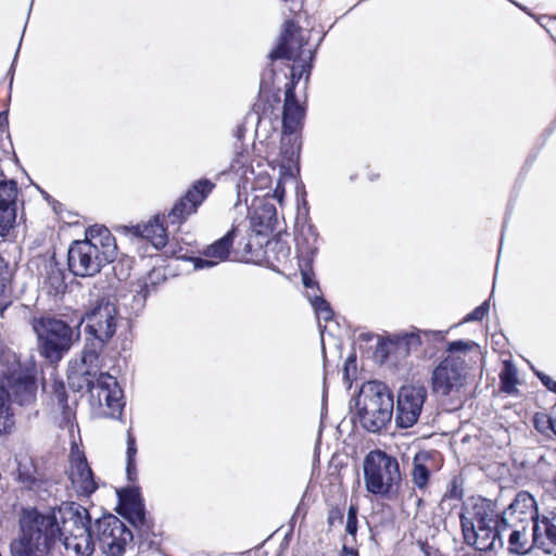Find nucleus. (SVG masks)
Returning a JSON list of instances; mask_svg holds the SVG:
<instances>
[{"label": "nucleus", "mask_w": 556, "mask_h": 556, "mask_svg": "<svg viewBox=\"0 0 556 556\" xmlns=\"http://www.w3.org/2000/svg\"><path fill=\"white\" fill-rule=\"evenodd\" d=\"M119 309L116 300L110 295L90 298L84 305L77 326H84L85 345L80 361L94 366L116 334Z\"/></svg>", "instance_id": "obj_1"}, {"label": "nucleus", "mask_w": 556, "mask_h": 556, "mask_svg": "<svg viewBox=\"0 0 556 556\" xmlns=\"http://www.w3.org/2000/svg\"><path fill=\"white\" fill-rule=\"evenodd\" d=\"M354 402L355 414L367 432L380 433L390 425L394 396L387 383L378 380L364 382Z\"/></svg>", "instance_id": "obj_2"}, {"label": "nucleus", "mask_w": 556, "mask_h": 556, "mask_svg": "<svg viewBox=\"0 0 556 556\" xmlns=\"http://www.w3.org/2000/svg\"><path fill=\"white\" fill-rule=\"evenodd\" d=\"M30 326L37 338V350L50 364L60 363L80 339L79 327L52 315L34 316Z\"/></svg>", "instance_id": "obj_3"}, {"label": "nucleus", "mask_w": 556, "mask_h": 556, "mask_svg": "<svg viewBox=\"0 0 556 556\" xmlns=\"http://www.w3.org/2000/svg\"><path fill=\"white\" fill-rule=\"evenodd\" d=\"M78 371H72L67 376L68 386L74 392L86 390L91 399L104 404L109 409L108 416L119 419L125 406L123 390L119 388L115 377L108 372H98L100 362L91 366L84 364Z\"/></svg>", "instance_id": "obj_4"}, {"label": "nucleus", "mask_w": 556, "mask_h": 556, "mask_svg": "<svg viewBox=\"0 0 556 556\" xmlns=\"http://www.w3.org/2000/svg\"><path fill=\"white\" fill-rule=\"evenodd\" d=\"M366 491L392 500L401 486L402 476L397 459L382 450H372L363 460Z\"/></svg>", "instance_id": "obj_5"}, {"label": "nucleus", "mask_w": 556, "mask_h": 556, "mask_svg": "<svg viewBox=\"0 0 556 556\" xmlns=\"http://www.w3.org/2000/svg\"><path fill=\"white\" fill-rule=\"evenodd\" d=\"M118 504L116 511L126 519L138 532L139 551L152 548L154 542L149 541V533L153 523L147 518L144 500L138 485H130L117 490Z\"/></svg>", "instance_id": "obj_6"}, {"label": "nucleus", "mask_w": 556, "mask_h": 556, "mask_svg": "<svg viewBox=\"0 0 556 556\" xmlns=\"http://www.w3.org/2000/svg\"><path fill=\"white\" fill-rule=\"evenodd\" d=\"M94 538L105 556H124L126 546L134 541L131 530L113 514L94 520Z\"/></svg>", "instance_id": "obj_7"}, {"label": "nucleus", "mask_w": 556, "mask_h": 556, "mask_svg": "<svg viewBox=\"0 0 556 556\" xmlns=\"http://www.w3.org/2000/svg\"><path fill=\"white\" fill-rule=\"evenodd\" d=\"M0 379L10 391L12 403L20 406H30L36 402L38 381L34 366L17 364Z\"/></svg>", "instance_id": "obj_8"}, {"label": "nucleus", "mask_w": 556, "mask_h": 556, "mask_svg": "<svg viewBox=\"0 0 556 556\" xmlns=\"http://www.w3.org/2000/svg\"><path fill=\"white\" fill-rule=\"evenodd\" d=\"M215 188V184L208 178H201L191 184L185 194L178 198L166 217L169 224L180 226L191 215L198 212V208L207 199Z\"/></svg>", "instance_id": "obj_9"}, {"label": "nucleus", "mask_w": 556, "mask_h": 556, "mask_svg": "<svg viewBox=\"0 0 556 556\" xmlns=\"http://www.w3.org/2000/svg\"><path fill=\"white\" fill-rule=\"evenodd\" d=\"M427 399V390L422 386H403L397 392L394 406V421L397 428L408 429L417 424Z\"/></svg>", "instance_id": "obj_10"}, {"label": "nucleus", "mask_w": 556, "mask_h": 556, "mask_svg": "<svg viewBox=\"0 0 556 556\" xmlns=\"http://www.w3.org/2000/svg\"><path fill=\"white\" fill-rule=\"evenodd\" d=\"M105 264L97 243L76 240L68 248L67 266L77 277L94 276Z\"/></svg>", "instance_id": "obj_11"}, {"label": "nucleus", "mask_w": 556, "mask_h": 556, "mask_svg": "<svg viewBox=\"0 0 556 556\" xmlns=\"http://www.w3.org/2000/svg\"><path fill=\"white\" fill-rule=\"evenodd\" d=\"M466 363L458 356H446L433 369L431 376L432 391L442 396L459 390L465 380Z\"/></svg>", "instance_id": "obj_12"}, {"label": "nucleus", "mask_w": 556, "mask_h": 556, "mask_svg": "<svg viewBox=\"0 0 556 556\" xmlns=\"http://www.w3.org/2000/svg\"><path fill=\"white\" fill-rule=\"evenodd\" d=\"M58 519V539L74 530L78 534H94V523H92L89 510L80 504L71 502L63 503L58 510H52Z\"/></svg>", "instance_id": "obj_13"}, {"label": "nucleus", "mask_w": 556, "mask_h": 556, "mask_svg": "<svg viewBox=\"0 0 556 556\" xmlns=\"http://www.w3.org/2000/svg\"><path fill=\"white\" fill-rule=\"evenodd\" d=\"M459 519L464 541L467 545L472 546L479 552H491L503 548V532L507 530L508 527H502L501 517L492 529H482V531H476L475 523L467 519L465 514H460Z\"/></svg>", "instance_id": "obj_14"}, {"label": "nucleus", "mask_w": 556, "mask_h": 556, "mask_svg": "<svg viewBox=\"0 0 556 556\" xmlns=\"http://www.w3.org/2000/svg\"><path fill=\"white\" fill-rule=\"evenodd\" d=\"M503 527L514 528L518 525L532 523L540 519L534 497L527 491L516 494L514 501L501 513Z\"/></svg>", "instance_id": "obj_15"}, {"label": "nucleus", "mask_w": 556, "mask_h": 556, "mask_svg": "<svg viewBox=\"0 0 556 556\" xmlns=\"http://www.w3.org/2000/svg\"><path fill=\"white\" fill-rule=\"evenodd\" d=\"M0 177V236H5L16 222L18 186L2 172Z\"/></svg>", "instance_id": "obj_16"}, {"label": "nucleus", "mask_w": 556, "mask_h": 556, "mask_svg": "<svg viewBox=\"0 0 556 556\" xmlns=\"http://www.w3.org/2000/svg\"><path fill=\"white\" fill-rule=\"evenodd\" d=\"M237 237V227L232 226L222 238L208 244L202 256L192 258L195 269L211 268L220 262L228 260L233 241Z\"/></svg>", "instance_id": "obj_17"}, {"label": "nucleus", "mask_w": 556, "mask_h": 556, "mask_svg": "<svg viewBox=\"0 0 556 556\" xmlns=\"http://www.w3.org/2000/svg\"><path fill=\"white\" fill-rule=\"evenodd\" d=\"M300 30V26L293 20H287L283 23L282 31L279 36L276 47L269 52L270 62L277 60L300 61L304 42L299 41L298 48L294 49L293 40L295 34Z\"/></svg>", "instance_id": "obj_18"}, {"label": "nucleus", "mask_w": 556, "mask_h": 556, "mask_svg": "<svg viewBox=\"0 0 556 556\" xmlns=\"http://www.w3.org/2000/svg\"><path fill=\"white\" fill-rule=\"evenodd\" d=\"M71 468V481L76 491L84 496L93 494L98 489V484L84 453L78 451L75 454L72 452Z\"/></svg>", "instance_id": "obj_19"}, {"label": "nucleus", "mask_w": 556, "mask_h": 556, "mask_svg": "<svg viewBox=\"0 0 556 556\" xmlns=\"http://www.w3.org/2000/svg\"><path fill=\"white\" fill-rule=\"evenodd\" d=\"M305 110L299 103L293 86L285 90V102L282 110V134L283 142L290 140V135H296L303 127Z\"/></svg>", "instance_id": "obj_20"}, {"label": "nucleus", "mask_w": 556, "mask_h": 556, "mask_svg": "<svg viewBox=\"0 0 556 556\" xmlns=\"http://www.w3.org/2000/svg\"><path fill=\"white\" fill-rule=\"evenodd\" d=\"M533 545L546 555L556 556V527L543 516L532 525Z\"/></svg>", "instance_id": "obj_21"}, {"label": "nucleus", "mask_w": 556, "mask_h": 556, "mask_svg": "<svg viewBox=\"0 0 556 556\" xmlns=\"http://www.w3.org/2000/svg\"><path fill=\"white\" fill-rule=\"evenodd\" d=\"M165 217V215H155L147 223L134 226V233L151 241L156 249L164 248L167 243Z\"/></svg>", "instance_id": "obj_22"}, {"label": "nucleus", "mask_w": 556, "mask_h": 556, "mask_svg": "<svg viewBox=\"0 0 556 556\" xmlns=\"http://www.w3.org/2000/svg\"><path fill=\"white\" fill-rule=\"evenodd\" d=\"M277 222V210L274 204L268 202L255 206L250 216L251 228L257 235L273 232L276 229Z\"/></svg>", "instance_id": "obj_23"}, {"label": "nucleus", "mask_w": 556, "mask_h": 556, "mask_svg": "<svg viewBox=\"0 0 556 556\" xmlns=\"http://www.w3.org/2000/svg\"><path fill=\"white\" fill-rule=\"evenodd\" d=\"M16 481L27 490L39 489L45 482V475L39 471L31 457L24 456L16 459Z\"/></svg>", "instance_id": "obj_24"}, {"label": "nucleus", "mask_w": 556, "mask_h": 556, "mask_svg": "<svg viewBox=\"0 0 556 556\" xmlns=\"http://www.w3.org/2000/svg\"><path fill=\"white\" fill-rule=\"evenodd\" d=\"M318 239L319 233L314 225L307 224L301 227L296 237V247L299 256L303 262H306V265L313 263L318 252Z\"/></svg>", "instance_id": "obj_25"}, {"label": "nucleus", "mask_w": 556, "mask_h": 556, "mask_svg": "<svg viewBox=\"0 0 556 556\" xmlns=\"http://www.w3.org/2000/svg\"><path fill=\"white\" fill-rule=\"evenodd\" d=\"M16 428L10 391L0 379V438L10 437Z\"/></svg>", "instance_id": "obj_26"}, {"label": "nucleus", "mask_w": 556, "mask_h": 556, "mask_svg": "<svg viewBox=\"0 0 556 556\" xmlns=\"http://www.w3.org/2000/svg\"><path fill=\"white\" fill-rule=\"evenodd\" d=\"M465 514L467 519L475 522H482V520H495V518L501 517V513L497 511L496 503L492 500L478 496L477 498H472V504L470 509L465 508Z\"/></svg>", "instance_id": "obj_27"}, {"label": "nucleus", "mask_w": 556, "mask_h": 556, "mask_svg": "<svg viewBox=\"0 0 556 556\" xmlns=\"http://www.w3.org/2000/svg\"><path fill=\"white\" fill-rule=\"evenodd\" d=\"M70 535H63V545L73 549L77 556H91L94 552V534H78L71 530Z\"/></svg>", "instance_id": "obj_28"}, {"label": "nucleus", "mask_w": 556, "mask_h": 556, "mask_svg": "<svg viewBox=\"0 0 556 556\" xmlns=\"http://www.w3.org/2000/svg\"><path fill=\"white\" fill-rule=\"evenodd\" d=\"M51 394L52 400L56 402L59 408L61 409L62 426H70L73 419L75 418V412L68 405V393L66 391L65 383L63 380H55L53 382Z\"/></svg>", "instance_id": "obj_29"}, {"label": "nucleus", "mask_w": 556, "mask_h": 556, "mask_svg": "<svg viewBox=\"0 0 556 556\" xmlns=\"http://www.w3.org/2000/svg\"><path fill=\"white\" fill-rule=\"evenodd\" d=\"M413 341H419V338L412 333H405L401 338L394 339H381L379 338L376 350H375V358L380 363L384 364L391 352L395 345L404 344L405 346H409Z\"/></svg>", "instance_id": "obj_30"}, {"label": "nucleus", "mask_w": 556, "mask_h": 556, "mask_svg": "<svg viewBox=\"0 0 556 556\" xmlns=\"http://www.w3.org/2000/svg\"><path fill=\"white\" fill-rule=\"evenodd\" d=\"M511 529L508 536V551L510 554L526 555L535 548L533 540L531 543L528 541L526 533L527 525H518Z\"/></svg>", "instance_id": "obj_31"}, {"label": "nucleus", "mask_w": 556, "mask_h": 556, "mask_svg": "<svg viewBox=\"0 0 556 556\" xmlns=\"http://www.w3.org/2000/svg\"><path fill=\"white\" fill-rule=\"evenodd\" d=\"M301 140L298 135H290V140L283 142V135L281 136V154L283 159L289 163V166H281L280 174L288 175L289 177H293V172L290 167L291 163L298 162L299 154L301 150Z\"/></svg>", "instance_id": "obj_32"}, {"label": "nucleus", "mask_w": 556, "mask_h": 556, "mask_svg": "<svg viewBox=\"0 0 556 556\" xmlns=\"http://www.w3.org/2000/svg\"><path fill=\"white\" fill-rule=\"evenodd\" d=\"M427 457V452H420L417 453L413 459V482L420 490L427 488L430 479V470L425 465Z\"/></svg>", "instance_id": "obj_33"}, {"label": "nucleus", "mask_w": 556, "mask_h": 556, "mask_svg": "<svg viewBox=\"0 0 556 556\" xmlns=\"http://www.w3.org/2000/svg\"><path fill=\"white\" fill-rule=\"evenodd\" d=\"M464 481H463V478L460 476H454L448 485H447V489L445 491V493L443 494L442 496V500L440 502V509L442 511H447L450 513L453 508L452 505H450V501L452 500H455V501H462L463 500V496H464Z\"/></svg>", "instance_id": "obj_34"}, {"label": "nucleus", "mask_w": 556, "mask_h": 556, "mask_svg": "<svg viewBox=\"0 0 556 556\" xmlns=\"http://www.w3.org/2000/svg\"><path fill=\"white\" fill-rule=\"evenodd\" d=\"M98 247L100 250V254L102 260L106 263H112L117 254V245L115 242V238L110 232L109 229L102 230V236L98 239Z\"/></svg>", "instance_id": "obj_35"}, {"label": "nucleus", "mask_w": 556, "mask_h": 556, "mask_svg": "<svg viewBox=\"0 0 556 556\" xmlns=\"http://www.w3.org/2000/svg\"><path fill=\"white\" fill-rule=\"evenodd\" d=\"M314 59H315V50L311 52L309 61L301 64L300 68L294 65L289 67L290 80L286 84V89L293 86V92H295V87H296L298 83L300 81V79L302 78V76L305 74L306 79H307L308 76L311 75Z\"/></svg>", "instance_id": "obj_36"}, {"label": "nucleus", "mask_w": 556, "mask_h": 556, "mask_svg": "<svg viewBox=\"0 0 556 556\" xmlns=\"http://www.w3.org/2000/svg\"><path fill=\"white\" fill-rule=\"evenodd\" d=\"M501 390L506 393H513L516 390L517 371L513 364H505L500 374Z\"/></svg>", "instance_id": "obj_37"}, {"label": "nucleus", "mask_w": 556, "mask_h": 556, "mask_svg": "<svg viewBox=\"0 0 556 556\" xmlns=\"http://www.w3.org/2000/svg\"><path fill=\"white\" fill-rule=\"evenodd\" d=\"M309 302L314 308V312L318 318L329 321L333 318V311L330 303L321 295L309 296Z\"/></svg>", "instance_id": "obj_38"}, {"label": "nucleus", "mask_w": 556, "mask_h": 556, "mask_svg": "<svg viewBox=\"0 0 556 556\" xmlns=\"http://www.w3.org/2000/svg\"><path fill=\"white\" fill-rule=\"evenodd\" d=\"M533 424L539 432L556 435V418L546 414H536L533 418Z\"/></svg>", "instance_id": "obj_39"}, {"label": "nucleus", "mask_w": 556, "mask_h": 556, "mask_svg": "<svg viewBox=\"0 0 556 556\" xmlns=\"http://www.w3.org/2000/svg\"><path fill=\"white\" fill-rule=\"evenodd\" d=\"M358 506L357 504L351 503L348 508L345 532L352 538V541H356V534L358 530Z\"/></svg>", "instance_id": "obj_40"}, {"label": "nucleus", "mask_w": 556, "mask_h": 556, "mask_svg": "<svg viewBox=\"0 0 556 556\" xmlns=\"http://www.w3.org/2000/svg\"><path fill=\"white\" fill-rule=\"evenodd\" d=\"M312 264L313 263L306 265V262H303L301 260V256H299V266L301 270L303 286L307 289L316 287L319 290L318 282L315 280L314 274L312 271Z\"/></svg>", "instance_id": "obj_41"}, {"label": "nucleus", "mask_w": 556, "mask_h": 556, "mask_svg": "<svg viewBox=\"0 0 556 556\" xmlns=\"http://www.w3.org/2000/svg\"><path fill=\"white\" fill-rule=\"evenodd\" d=\"M489 309H490V300H485L478 307H476L472 312L467 314L464 318V321L465 323L480 321L488 315Z\"/></svg>", "instance_id": "obj_42"}, {"label": "nucleus", "mask_w": 556, "mask_h": 556, "mask_svg": "<svg viewBox=\"0 0 556 556\" xmlns=\"http://www.w3.org/2000/svg\"><path fill=\"white\" fill-rule=\"evenodd\" d=\"M275 75V70L273 67L267 68L262 74L260 81V97H264L266 93L270 92Z\"/></svg>", "instance_id": "obj_43"}, {"label": "nucleus", "mask_w": 556, "mask_h": 556, "mask_svg": "<svg viewBox=\"0 0 556 556\" xmlns=\"http://www.w3.org/2000/svg\"><path fill=\"white\" fill-rule=\"evenodd\" d=\"M476 346H478V344L473 341L455 340V341H451L447 343L446 352H448V353L466 352Z\"/></svg>", "instance_id": "obj_44"}, {"label": "nucleus", "mask_w": 556, "mask_h": 556, "mask_svg": "<svg viewBox=\"0 0 556 556\" xmlns=\"http://www.w3.org/2000/svg\"><path fill=\"white\" fill-rule=\"evenodd\" d=\"M343 520H344V509L343 508H341L339 506H334L329 509L328 516H327V522L330 527L341 526L343 523Z\"/></svg>", "instance_id": "obj_45"}, {"label": "nucleus", "mask_w": 556, "mask_h": 556, "mask_svg": "<svg viewBox=\"0 0 556 556\" xmlns=\"http://www.w3.org/2000/svg\"><path fill=\"white\" fill-rule=\"evenodd\" d=\"M531 369L534 374V376L541 381V383L551 392L556 394V380L552 379L545 372L535 369L533 366H531Z\"/></svg>", "instance_id": "obj_46"}, {"label": "nucleus", "mask_w": 556, "mask_h": 556, "mask_svg": "<svg viewBox=\"0 0 556 556\" xmlns=\"http://www.w3.org/2000/svg\"><path fill=\"white\" fill-rule=\"evenodd\" d=\"M126 443H127L126 460H136L138 448H137L136 437L131 432V429H129L127 431Z\"/></svg>", "instance_id": "obj_47"}, {"label": "nucleus", "mask_w": 556, "mask_h": 556, "mask_svg": "<svg viewBox=\"0 0 556 556\" xmlns=\"http://www.w3.org/2000/svg\"><path fill=\"white\" fill-rule=\"evenodd\" d=\"M108 229L105 226L93 225L87 228L86 230V239L84 241H89L91 243L98 244V239L102 236V230Z\"/></svg>", "instance_id": "obj_48"}, {"label": "nucleus", "mask_w": 556, "mask_h": 556, "mask_svg": "<svg viewBox=\"0 0 556 556\" xmlns=\"http://www.w3.org/2000/svg\"><path fill=\"white\" fill-rule=\"evenodd\" d=\"M343 372H344V377L346 379L350 378L351 374L354 375L356 372V354L355 353H352L345 359L344 366H343Z\"/></svg>", "instance_id": "obj_49"}, {"label": "nucleus", "mask_w": 556, "mask_h": 556, "mask_svg": "<svg viewBox=\"0 0 556 556\" xmlns=\"http://www.w3.org/2000/svg\"><path fill=\"white\" fill-rule=\"evenodd\" d=\"M126 477L129 482H136L138 480L136 460H126Z\"/></svg>", "instance_id": "obj_50"}, {"label": "nucleus", "mask_w": 556, "mask_h": 556, "mask_svg": "<svg viewBox=\"0 0 556 556\" xmlns=\"http://www.w3.org/2000/svg\"><path fill=\"white\" fill-rule=\"evenodd\" d=\"M285 182L283 179L280 177L277 179L276 187L273 191V198L276 199L279 203H282L285 199Z\"/></svg>", "instance_id": "obj_51"}, {"label": "nucleus", "mask_w": 556, "mask_h": 556, "mask_svg": "<svg viewBox=\"0 0 556 556\" xmlns=\"http://www.w3.org/2000/svg\"><path fill=\"white\" fill-rule=\"evenodd\" d=\"M289 3L290 12L293 14H298L303 10L304 0H283Z\"/></svg>", "instance_id": "obj_52"}, {"label": "nucleus", "mask_w": 556, "mask_h": 556, "mask_svg": "<svg viewBox=\"0 0 556 556\" xmlns=\"http://www.w3.org/2000/svg\"><path fill=\"white\" fill-rule=\"evenodd\" d=\"M500 518H495V520H482V522H475L476 531H482L486 529H492L495 526Z\"/></svg>", "instance_id": "obj_53"}, {"label": "nucleus", "mask_w": 556, "mask_h": 556, "mask_svg": "<svg viewBox=\"0 0 556 556\" xmlns=\"http://www.w3.org/2000/svg\"><path fill=\"white\" fill-rule=\"evenodd\" d=\"M149 293L148 285L146 283L144 287L141 288V290L134 296L135 301H137L141 306L144 305L147 295Z\"/></svg>", "instance_id": "obj_54"}, {"label": "nucleus", "mask_w": 556, "mask_h": 556, "mask_svg": "<svg viewBox=\"0 0 556 556\" xmlns=\"http://www.w3.org/2000/svg\"><path fill=\"white\" fill-rule=\"evenodd\" d=\"M339 556H359V554L355 547L343 544Z\"/></svg>", "instance_id": "obj_55"}, {"label": "nucleus", "mask_w": 556, "mask_h": 556, "mask_svg": "<svg viewBox=\"0 0 556 556\" xmlns=\"http://www.w3.org/2000/svg\"><path fill=\"white\" fill-rule=\"evenodd\" d=\"M22 40H23V36L21 37L20 39V43H18V47L16 49V52H15V55H14V59H13V62L11 64V67L9 70V75H10V88L12 87V83H13V76H14V70H15V63H16V60H17V55H18V52H20V48H21V45H22Z\"/></svg>", "instance_id": "obj_56"}, {"label": "nucleus", "mask_w": 556, "mask_h": 556, "mask_svg": "<svg viewBox=\"0 0 556 556\" xmlns=\"http://www.w3.org/2000/svg\"><path fill=\"white\" fill-rule=\"evenodd\" d=\"M266 110H267V108H266V105H264L263 112L261 113L260 112V104L255 103L253 105V111L257 115V126L261 124V122H262V114H265Z\"/></svg>", "instance_id": "obj_57"}, {"label": "nucleus", "mask_w": 556, "mask_h": 556, "mask_svg": "<svg viewBox=\"0 0 556 556\" xmlns=\"http://www.w3.org/2000/svg\"><path fill=\"white\" fill-rule=\"evenodd\" d=\"M40 192L43 197V199L50 204V203H54V204H60L59 201L54 200L47 191L40 189Z\"/></svg>", "instance_id": "obj_58"}, {"label": "nucleus", "mask_w": 556, "mask_h": 556, "mask_svg": "<svg viewBox=\"0 0 556 556\" xmlns=\"http://www.w3.org/2000/svg\"><path fill=\"white\" fill-rule=\"evenodd\" d=\"M275 245H279V253L282 255L283 258H287L290 252L289 248L282 247L279 242H276Z\"/></svg>", "instance_id": "obj_59"}, {"label": "nucleus", "mask_w": 556, "mask_h": 556, "mask_svg": "<svg viewBox=\"0 0 556 556\" xmlns=\"http://www.w3.org/2000/svg\"><path fill=\"white\" fill-rule=\"evenodd\" d=\"M372 338H374V334L370 332H365V333L359 334V339L365 342H369Z\"/></svg>", "instance_id": "obj_60"}, {"label": "nucleus", "mask_w": 556, "mask_h": 556, "mask_svg": "<svg viewBox=\"0 0 556 556\" xmlns=\"http://www.w3.org/2000/svg\"><path fill=\"white\" fill-rule=\"evenodd\" d=\"M7 125L8 126V113L7 112H0V126Z\"/></svg>", "instance_id": "obj_61"}, {"label": "nucleus", "mask_w": 556, "mask_h": 556, "mask_svg": "<svg viewBox=\"0 0 556 556\" xmlns=\"http://www.w3.org/2000/svg\"><path fill=\"white\" fill-rule=\"evenodd\" d=\"M552 516L548 517V519L553 522V525L556 527V509L552 511Z\"/></svg>", "instance_id": "obj_62"}, {"label": "nucleus", "mask_w": 556, "mask_h": 556, "mask_svg": "<svg viewBox=\"0 0 556 556\" xmlns=\"http://www.w3.org/2000/svg\"><path fill=\"white\" fill-rule=\"evenodd\" d=\"M243 131H244V127L241 125L238 127L237 129V137L240 139L241 136L243 135Z\"/></svg>", "instance_id": "obj_63"}, {"label": "nucleus", "mask_w": 556, "mask_h": 556, "mask_svg": "<svg viewBox=\"0 0 556 556\" xmlns=\"http://www.w3.org/2000/svg\"><path fill=\"white\" fill-rule=\"evenodd\" d=\"M273 102L274 103H279L280 102V98H279V93L278 92H275L273 94Z\"/></svg>", "instance_id": "obj_64"}]
</instances>
